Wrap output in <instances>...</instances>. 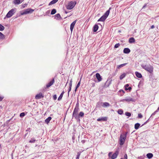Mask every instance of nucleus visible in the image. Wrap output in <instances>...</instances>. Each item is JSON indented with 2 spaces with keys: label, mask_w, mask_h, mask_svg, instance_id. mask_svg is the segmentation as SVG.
Here are the masks:
<instances>
[{
  "label": "nucleus",
  "mask_w": 159,
  "mask_h": 159,
  "mask_svg": "<svg viewBox=\"0 0 159 159\" xmlns=\"http://www.w3.org/2000/svg\"><path fill=\"white\" fill-rule=\"evenodd\" d=\"M141 66L143 69L150 73L153 72V67L150 65H145L144 64H142L141 65Z\"/></svg>",
  "instance_id": "1"
},
{
  "label": "nucleus",
  "mask_w": 159,
  "mask_h": 159,
  "mask_svg": "<svg viewBox=\"0 0 159 159\" xmlns=\"http://www.w3.org/2000/svg\"><path fill=\"white\" fill-rule=\"evenodd\" d=\"M127 132L121 134L120 138V145H123L125 142L126 137V135Z\"/></svg>",
  "instance_id": "2"
},
{
  "label": "nucleus",
  "mask_w": 159,
  "mask_h": 159,
  "mask_svg": "<svg viewBox=\"0 0 159 159\" xmlns=\"http://www.w3.org/2000/svg\"><path fill=\"white\" fill-rule=\"evenodd\" d=\"M110 9L111 8H110L109 9L106 11V12L104 13V15L98 20V21H104L109 15L110 13Z\"/></svg>",
  "instance_id": "3"
},
{
  "label": "nucleus",
  "mask_w": 159,
  "mask_h": 159,
  "mask_svg": "<svg viewBox=\"0 0 159 159\" xmlns=\"http://www.w3.org/2000/svg\"><path fill=\"white\" fill-rule=\"evenodd\" d=\"M76 3V2L71 1L68 3L67 6L66 8L68 9L71 10L74 7Z\"/></svg>",
  "instance_id": "4"
},
{
  "label": "nucleus",
  "mask_w": 159,
  "mask_h": 159,
  "mask_svg": "<svg viewBox=\"0 0 159 159\" xmlns=\"http://www.w3.org/2000/svg\"><path fill=\"white\" fill-rule=\"evenodd\" d=\"M16 9L14 8L11 9L7 14L6 17L7 18H10L12 16L14 13L16 12Z\"/></svg>",
  "instance_id": "5"
},
{
  "label": "nucleus",
  "mask_w": 159,
  "mask_h": 159,
  "mask_svg": "<svg viewBox=\"0 0 159 159\" xmlns=\"http://www.w3.org/2000/svg\"><path fill=\"white\" fill-rule=\"evenodd\" d=\"M79 110V108H75L72 115L73 117H74L76 119H77L79 118L78 115V112Z\"/></svg>",
  "instance_id": "6"
},
{
  "label": "nucleus",
  "mask_w": 159,
  "mask_h": 159,
  "mask_svg": "<svg viewBox=\"0 0 159 159\" xmlns=\"http://www.w3.org/2000/svg\"><path fill=\"white\" fill-rule=\"evenodd\" d=\"M34 10L32 9L31 8H29L25 10L23 12L21 13V15H24L25 14H26L29 13H32L34 11Z\"/></svg>",
  "instance_id": "7"
},
{
  "label": "nucleus",
  "mask_w": 159,
  "mask_h": 159,
  "mask_svg": "<svg viewBox=\"0 0 159 159\" xmlns=\"http://www.w3.org/2000/svg\"><path fill=\"white\" fill-rule=\"evenodd\" d=\"M43 95L42 93H40L38 94H37L35 97V98L36 99H40L42 98L43 97Z\"/></svg>",
  "instance_id": "8"
},
{
  "label": "nucleus",
  "mask_w": 159,
  "mask_h": 159,
  "mask_svg": "<svg viewBox=\"0 0 159 159\" xmlns=\"http://www.w3.org/2000/svg\"><path fill=\"white\" fill-rule=\"evenodd\" d=\"M119 152L118 151H116L113 155L111 156V159H115L116 158L118 155Z\"/></svg>",
  "instance_id": "9"
},
{
  "label": "nucleus",
  "mask_w": 159,
  "mask_h": 159,
  "mask_svg": "<svg viewBox=\"0 0 159 159\" xmlns=\"http://www.w3.org/2000/svg\"><path fill=\"white\" fill-rule=\"evenodd\" d=\"M54 82V78H53L52 80H51L49 83L46 85V87L49 88L52 85Z\"/></svg>",
  "instance_id": "10"
},
{
  "label": "nucleus",
  "mask_w": 159,
  "mask_h": 159,
  "mask_svg": "<svg viewBox=\"0 0 159 159\" xmlns=\"http://www.w3.org/2000/svg\"><path fill=\"white\" fill-rule=\"evenodd\" d=\"M125 101L127 102H129L130 101L131 102H135V100L134 99L130 97H126L125 98Z\"/></svg>",
  "instance_id": "11"
},
{
  "label": "nucleus",
  "mask_w": 159,
  "mask_h": 159,
  "mask_svg": "<svg viewBox=\"0 0 159 159\" xmlns=\"http://www.w3.org/2000/svg\"><path fill=\"white\" fill-rule=\"evenodd\" d=\"M107 119V117H102L99 118L97 119V121H106Z\"/></svg>",
  "instance_id": "12"
},
{
  "label": "nucleus",
  "mask_w": 159,
  "mask_h": 159,
  "mask_svg": "<svg viewBox=\"0 0 159 159\" xmlns=\"http://www.w3.org/2000/svg\"><path fill=\"white\" fill-rule=\"evenodd\" d=\"M76 20H75L70 25V30L72 32L73 31V28H74V26L76 23Z\"/></svg>",
  "instance_id": "13"
},
{
  "label": "nucleus",
  "mask_w": 159,
  "mask_h": 159,
  "mask_svg": "<svg viewBox=\"0 0 159 159\" xmlns=\"http://www.w3.org/2000/svg\"><path fill=\"white\" fill-rule=\"evenodd\" d=\"M72 85V80L71 79L70 81V82L69 83V87L68 90V96L69 95V93L71 89V87Z\"/></svg>",
  "instance_id": "14"
},
{
  "label": "nucleus",
  "mask_w": 159,
  "mask_h": 159,
  "mask_svg": "<svg viewBox=\"0 0 159 159\" xmlns=\"http://www.w3.org/2000/svg\"><path fill=\"white\" fill-rule=\"evenodd\" d=\"M96 77L98 79V82H100L102 80V78L101 77L100 75L98 73H97L96 74Z\"/></svg>",
  "instance_id": "15"
},
{
  "label": "nucleus",
  "mask_w": 159,
  "mask_h": 159,
  "mask_svg": "<svg viewBox=\"0 0 159 159\" xmlns=\"http://www.w3.org/2000/svg\"><path fill=\"white\" fill-rule=\"evenodd\" d=\"M129 85L128 84H126L125 85V89L126 90H129V91H130L132 89V88L131 87H129Z\"/></svg>",
  "instance_id": "16"
},
{
  "label": "nucleus",
  "mask_w": 159,
  "mask_h": 159,
  "mask_svg": "<svg viewBox=\"0 0 159 159\" xmlns=\"http://www.w3.org/2000/svg\"><path fill=\"white\" fill-rule=\"evenodd\" d=\"M130 52V49L128 48H125L123 50V52L125 53L128 54Z\"/></svg>",
  "instance_id": "17"
},
{
  "label": "nucleus",
  "mask_w": 159,
  "mask_h": 159,
  "mask_svg": "<svg viewBox=\"0 0 159 159\" xmlns=\"http://www.w3.org/2000/svg\"><path fill=\"white\" fill-rule=\"evenodd\" d=\"M21 0H14L13 3L15 5H18L21 3Z\"/></svg>",
  "instance_id": "18"
},
{
  "label": "nucleus",
  "mask_w": 159,
  "mask_h": 159,
  "mask_svg": "<svg viewBox=\"0 0 159 159\" xmlns=\"http://www.w3.org/2000/svg\"><path fill=\"white\" fill-rule=\"evenodd\" d=\"M135 74L136 76L139 78H141L142 77V75L141 74L138 72H135Z\"/></svg>",
  "instance_id": "19"
},
{
  "label": "nucleus",
  "mask_w": 159,
  "mask_h": 159,
  "mask_svg": "<svg viewBox=\"0 0 159 159\" xmlns=\"http://www.w3.org/2000/svg\"><path fill=\"white\" fill-rule=\"evenodd\" d=\"M135 40L134 39L133 37H131L129 38V42L130 43H134Z\"/></svg>",
  "instance_id": "20"
},
{
  "label": "nucleus",
  "mask_w": 159,
  "mask_h": 159,
  "mask_svg": "<svg viewBox=\"0 0 159 159\" xmlns=\"http://www.w3.org/2000/svg\"><path fill=\"white\" fill-rule=\"evenodd\" d=\"M127 63H124L123 64H120L119 65H118L117 66V68L118 69H119L125 66L126 64H127Z\"/></svg>",
  "instance_id": "21"
},
{
  "label": "nucleus",
  "mask_w": 159,
  "mask_h": 159,
  "mask_svg": "<svg viewBox=\"0 0 159 159\" xmlns=\"http://www.w3.org/2000/svg\"><path fill=\"white\" fill-rule=\"evenodd\" d=\"M52 119L51 117H49L45 120V122L47 124H48Z\"/></svg>",
  "instance_id": "22"
},
{
  "label": "nucleus",
  "mask_w": 159,
  "mask_h": 159,
  "mask_svg": "<svg viewBox=\"0 0 159 159\" xmlns=\"http://www.w3.org/2000/svg\"><path fill=\"white\" fill-rule=\"evenodd\" d=\"M64 93V91H63L62 92L61 94H60V96H59V97H58V101H60L62 99V97L63 96V95Z\"/></svg>",
  "instance_id": "23"
},
{
  "label": "nucleus",
  "mask_w": 159,
  "mask_h": 159,
  "mask_svg": "<svg viewBox=\"0 0 159 159\" xmlns=\"http://www.w3.org/2000/svg\"><path fill=\"white\" fill-rule=\"evenodd\" d=\"M58 0H52L49 3L48 5L49 6L54 4L56 3Z\"/></svg>",
  "instance_id": "24"
},
{
  "label": "nucleus",
  "mask_w": 159,
  "mask_h": 159,
  "mask_svg": "<svg viewBox=\"0 0 159 159\" xmlns=\"http://www.w3.org/2000/svg\"><path fill=\"white\" fill-rule=\"evenodd\" d=\"M146 156L148 159H151L153 157V154L152 153H148Z\"/></svg>",
  "instance_id": "25"
},
{
  "label": "nucleus",
  "mask_w": 159,
  "mask_h": 159,
  "mask_svg": "<svg viewBox=\"0 0 159 159\" xmlns=\"http://www.w3.org/2000/svg\"><path fill=\"white\" fill-rule=\"evenodd\" d=\"M110 105L109 103L107 102H104L103 103L102 106L103 107H108Z\"/></svg>",
  "instance_id": "26"
},
{
  "label": "nucleus",
  "mask_w": 159,
  "mask_h": 159,
  "mask_svg": "<svg viewBox=\"0 0 159 159\" xmlns=\"http://www.w3.org/2000/svg\"><path fill=\"white\" fill-rule=\"evenodd\" d=\"M98 28V25H95L93 27V31L96 32L97 31Z\"/></svg>",
  "instance_id": "27"
},
{
  "label": "nucleus",
  "mask_w": 159,
  "mask_h": 159,
  "mask_svg": "<svg viewBox=\"0 0 159 159\" xmlns=\"http://www.w3.org/2000/svg\"><path fill=\"white\" fill-rule=\"evenodd\" d=\"M140 126V124L139 123H137L134 125V128L136 129H138Z\"/></svg>",
  "instance_id": "28"
},
{
  "label": "nucleus",
  "mask_w": 159,
  "mask_h": 159,
  "mask_svg": "<svg viewBox=\"0 0 159 159\" xmlns=\"http://www.w3.org/2000/svg\"><path fill=\"white\" fill-rule=\"evenodd\" d=\"M126 75V74L125 73H123L121 75L120 77V80H122L123 79Z\"/></svg>",
  "instance_id": "29"
},
{
  "label": "nucleus",
  "mask_w": 159,
  "mask_h": 159,
  "mask_svg": "<svg viewBox=\"0 0 159 159\" xmlns=\"http://www.w3.org/2000/svg\"><path fill=\"white\" fill-rule=\"evenodd\" d=\"M5 38L4 35L1 32H0V39H2Z\"/></svg>",
  "instance_id": "30"
},
{
  "label": "nucleus",
  "mask_w": 159,
  "mask_h": 159,
  "mask_svg": "<svg viewBox=\"0 0 159 159\" xmlns=\"http://www.w3.org/2000/svg\"><path fill=\"white\" fill-rule=\"evenodd\" d=\"M117 112L120 115H122L123 113V111L121 109H119L117 111Z\"/></svg>",
  "instance_id": "31"
},
{
  "label": "nucleus",
  "mask_w": 159,
  "mask_h": 159,
  "mask_svg": "<svg viewBox=\"0 0 159 159\" xmlns=\"http://www.w3.org/2000/svg\"><path fill=\"white\" fill-rule=\"evenodd\" d=\"M36 140L34 138H32L29 141V142L30 143H34L35 142Z\"/></svg>",
  "instance_id": "32"
},
{
  "label": "nucleus",
  "mask_w": 159,
  "mask_h": 159,
  "mask_svg": "<svg viewBox=\"0 0 159 159\" xmlns=\"http://www.w3.org/2000/svg\"><path fill=\"white\" fill-rule=\"evenodd\" d=\"M56 12V10L55 9H53L51 11V15H53L55 14Z\"/></svg>",
  "instance_id": "33"
},
{
  "label": "nucleus",
  "mask_w": 159,
  "mask_h": 159,
  "mask_svg": "<svg viewBox=\"0 0 159 159\" xmlns=\"http://www.w3.org/2000/svg\"><path fill=\"white\" fill-rule=\"evenodd\" d=\"M80 81L77 84V85L76 87V88H75V91H76V90H77V89L79 87L80 85Z\"/></svg>",
  "instance_id": "34"
},
{
  "label": "nucleus",
  "mask_w": 159,
  "mask_h": 159,
  "mask_svg": "<svg viewBox=\"0 0 159 159\" xmlns=\"http://www.w3.org/2000/svg\"><path fill=\"white\" fill-rule=\"evenodd\" d=\"M4 27L2 26V25L0 24V31H3L4 30Z\"/></svg>",
  "instance_id": "35"
},
{
  "label": "nucleus",
  "mask_w": 159,
  "mask_h": 159,
  "mask_svg": "<svg viewBox=\"0 0 159 159\" xmlns=\"http://www.w3.org/2000/svg\"><path fill=\"white\" fill-rule=\"evenodd\" d=\"M78 116H79H79L82 117L84 116V113H83V112L82 111L80 112Z\"/></svg>",
  "instance_id": "36"
},
{
  "label": "nucleus",
  "mask_w": 159,
  "mask_h": 159,
  "mask_svg": "<svg viewBox=\"0 0 159 159\" xmlns=\"http://www.w3.org/2000/svg\"><path fill=\"white\" fill-rule=\"evenodd\" d=\"M125 115L128 117H130L131 116V113L128 112H126L125 113Z\"/></svg>",
  "instance_id": "37"
},
{
  "label": "nucleus",
  "mask_w": 159,
  "mask_h": 159,
  "mask_svg": "<svg viewBox=\"0 0 159 159\" xmlns=\"http://www.w3.org/2000/svg\"><path fill=\"white\" fill-rule=\"evenodd\" d=\"M55 18H59L60 17H61L60 15L58 13L57 14H56L55 16Z\"/></svg>",
  "instance_id": "38"
},
{
  "label": "nucleus",
  "mask_w": 159,
  "mask_h": 159,
  "mask_svg": "<svg viewBox=\"0 0 159 159\" xmlns=\"http://www.w3.org/2000/svg\"><path fill=\"white\" fill-rule=\"evenodd\" d=\"M120 46V44L119 43H116V44L114 46V48H118Z\"/></svg>",
  "instance_id": "39"
},
{
  "label": "nucleus",
  "mask_w": 159,
  "mask_h": 159,
  "mask_svg": "<svg viewBox=\"0 0 159 159\" xmlns=\"http://www.w3.org/2000/svg\"><path fill=\"white\" fill-rule=\"evenodd\" d=\"M80 153L78 152L77 153V157H76V159H79V157H80Z\"/></svg>",
  "instance_id": "40"
},
{
  "label": "nucleus",
  "mask_w": 159,
  "mask_h": 159,
  "mask_svg": "<svg viewBox=\"0 0 159 159\" xmlns=\"http://www.w3.org/2000/svg\"><path fill=\"white\" fill-rule=\"evenodd\" d=\"M25 116V114L24 112H22L20 114V116L21 117H24Z\"/></svg>",
  "instance_id": "41"
},
{
  "label": "nucleus",
  "mask_w": 159,
  "mask_h": 159,
  "mask_svg": "<svg viewBox=\"0 0 159 159\" xmlns=\"http://www.w3.org/2000/svg\"><path fill=\"white\" fill-rule=\"evenodd\" d=\"M142 117H143V116H142V115L141 114L139 113L138 114V118H141Z\"/></svg>",
  "instance_id": "42"
},
{
  "label": "nucleus",
  "mask_w": 159,
  "mask_h": 159,
  "mask_svg": "<svg viewBox=\"0 0 159 159\" xmlns=\"http://www.w3.org/2000/svg\"><path fill=\"white\" fill-rule=\"evenodd\" d=\"M79 104L78 102L76 104V106H75V108H79Z\"/></svg>",
  "instance_id": "43"
},
{
  "label": "nucleus",
  "mask_w": 159,
  "mask_h": 159,
  "mask_svg": "<svg viewBox=\"0 0 159 159\" xmlns=\"http://www.w3.org/2000/svg\"><path fill=\"white\" fill-rule=\"evenodd\" d=\"M27 5V4H25L24 5H22L21 8H24L25 7H26Z\"/></svg>",
  "instance_id": "44"
},
{
  "label": "nucleus",
  "mask_w": 159,
  "mask_h": 159,
  "mask_svg": "<svg viewBox=\"0 0 159 159\" xmlns=\"http://www.w3.org/2000/svg\"><path fill=\"white\" fill-rule=\"evenodd\" d=\"M53 98L54 100H55L57 98V97L56 95H54L53 96Z\"/></svg>",
  "instance_id": "45"
},
{
  "label": "nucleus",
  "mask_w": 159,
  "mask_h": 159,
  "mask_svg": "<svg viewBox=\"0 0 159 159\" xmlns=\"http://www.w3.org/2000/svg\"><path fill=\"white\" fill-rule=\"evenodd\" d=\"M150 119V118H149L148 120H147L142 125V126L146 124L147 122H148Z\"/></svg>",
  "instance_id": "46"
},
{
  "label": "nucleus",
  "mask_w": 159,
  "mask_h": 159,
  "mask_svg": "<svg viewBox=\"0 0 159 159\" xmlns=\"http://www.w3.org/2000/svg\"><path fill=\"white\" fill-rule=\"evenodd\" d=\"M124 159H127V156L126 154H125L124 156Z\"/></svg>",
  "instance_id": "47"
},
{
  "label": "nucleus",
  "mask_w": 159,
  "mask_h": 159,
  "mask_svg": "<svg viewBox=\"0 0 159 159\" xmlns=\"http://www.w3.org/2000/svg\"><path fill=\"white\" fill-rule=\"evenodd\" d=\"M4 97L3 96H0V101H1L3 99Z\"/></svg>",
  "instance_id": "48"
},
{
  "label": "nucleus",
  "mask_w": 159,
  "mask_h": 159,
  "mask_svg": "<svg viewBox=\"0 0 159 159\" xmlns=\"http://www.w3.org/2000/svg\"><path fill=\"white\" fill-rule=\"evenodd\" d=\"M111 154H112L111 152H110L109 153L108 156H109V157H111Z\"/></svg>",
  "instance_id": "49"
},
{
  "label": "nucleus",
  "mask_w": 159,
  "mask_h": 159,
  "mask_svg": "<svg viewBox=\"0 0 159 159\" xmlns=\"http://www.w3.org/2000/svg\"><path fill=\"white\" fill-rule=\"evenodd\" d=\"M155 27L154 25H153L151 26L150 28L151 29H153Z\"/></svg>",
  "instance_id": "50"
},
{
  "label": "nucleus",
  "mask_w": 159,
  "mask_h": 159,
  "mask_svg": "<svg viewBox=\"0 0 159 159\" xmlns=\"http://www.w3.org/2000/svg\"><path fill=\"white\" fill-rule=\"evenodd\" d=\"M120 92H122L123 94L124 93H125V92H124V91L123 90H120Z\"/></svg>",
  "instance_id": "51"
},
{
  "label": "nucleus",
  "mask_w": 159,
  "mask_h": 159,
  "mask_svg": "<svg viewBox=\"0 0 159 159\" xmlns=\"http://www.w3.org/2000/svg\"><path fill=\"white\" fill-rule=\"evenodd\" d=\"M85 140H82L81 141V142L83 143H85Z\"/></svg>",
  "instance_id": "52"
},
{
  "label": "nucleus",
  "mask_w": 159,
  "mask_h": 159,
  "mask_svg": "<svg viewBox=\"0 0 159 159\" xmlns=\"http://www.w3.org/2000/svg\"><path fill=\"white\" fill-rule=\"evenodd\" d=\"M121 102H124L125 101V99H122L121 101Z\"/></svg>",
  "instance_id": "53"
},
{
  "label": "nucleus",
  "mask_w": 159,
  "mask_h": 159,
  "mask_svg": "<svg viewBox=\"0 0 159 159\" xmlns=\"http://www.w3.org/2000/svg\"><path fill=\"white\" fill-rule=\"evenodd\" d=\"M146 6V5H144V6H143V8H144V7H145Z\"/></svg>",
  "instance_id": "54"
},
{
  "label": "nucleus",
  "mask_w": 159,
  "mask_h": 159,
  "mask_svg": "<svg viewBox=\"0 0 159 159\" xmlns=\"http://www.w3.org/2000/svg\"><path fill=\"white\" fill-rule=\"evenodd\" d=\"M24 1V0H21V2H23Z\"/></svg>",
  "instance_id": "55"
},
{
  "label": "nucleus",
  "mask_w": 159,
  "mask_h": 159,
  "mask_svg": "<svg viewBox=\"0 0 159 159\" xmlns=\"http://www.w3.org/2000/svg\"><path fill=\"white\" fill-rule=\"evenodd\" d=\"M65 13H67V12L66 11H65Z\"/></svg>",
  "instance_id": "56"
},
{
  "label": "nucleus",
  "mask_w": 159,
  "mask_h": 159,
  "mask_svg": "<svg viewBox=\"0 0 159 159\" xmlns=\"http://www.w3.org/2000/svg\"><path fill=\"white\" fill-rule=\"evenodd\" d=\"M42 6V5H40V6Z\"/></svg>",
  "instance_id": "57"
},
{
  "label": "nucleus",
  "mask_w": 159,
  "mask_h": 159,
  "mask_svg": "<svg viewBox=\"0 0 159 159\" xmlns=\"http://www.w3.org/2000/svg\"><path fill=\"white\" fill-rule=\"evenodd\" d=\"M123 159V158H121V159Z\"/></svg>",
  "instance_id": "58"
},
{
  "label": "nucleus",
  "mask_w": 159,
  "mask_h": 159,
  "mask_svg": "<svg viewBox=\"0 0 159 159\" xmlns=\"http://www.w3.org/2000/svg\"><path fill=\"white\" fill-rule=\"evenodd\" d=\"M67 82L66 83V84H67Z\"/></svg>",
  "instance_id": "59"
},
{
  "label": "nucleus",
  "mask_w": 159,
  "mask_h": 159,
  "mask_svg": "<svg viewBox=\"0 0 159 159\" xmlns=\"http://www.w3.org/2000/svg\"><path fill=\"white\" fill-rule=\"evenodd\" d=\"M34 159V158H32V159Z\"/></svg>",
  "instance_id": "60"
}]
</instances>
